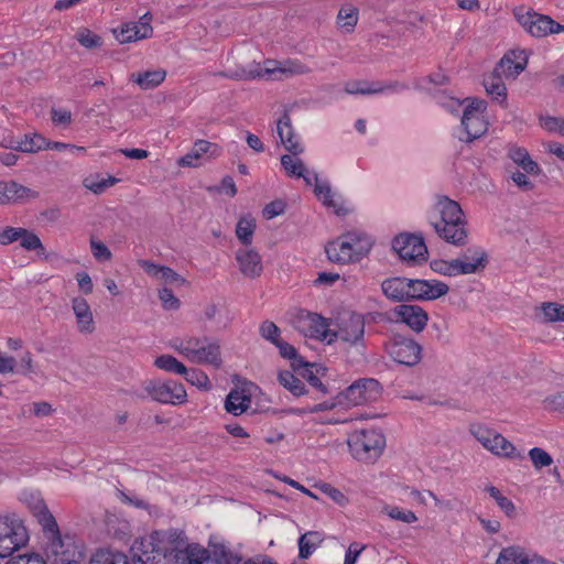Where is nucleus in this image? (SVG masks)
<instances>
[{
  "label": "nucleus",
  "instance_id": "34",
  "mask_svg": "<svg viewBox=\"0 0 564 564\" xmlns=\"http://www.w3.org/2000/svg\"><path fill=\"white\" fill-rule=\"evenodd\" d=\"M535 552H531L521 545L502 547L496 560V564H530Z\"/></svg>",
  "mask_w": 564,
  "mask_h": 564
},
{
  "label": "nucleus",
  "instance_id": "5",
  "mask_svg": "<svg viewBox=\"0 0 564 564\" xmlns=\"http://www.w3.org/2000/svg\"><path fill=\"white\" fill-rule=\"evenodd\" d=\"M170 345L191 362L213 366L216 369L223 366L221 348L218 340L214 338L207 336L174 338Z\"/></svg>",
  "mask_w": 564,
  "mask_h": 564
},
{
  "label": "nucleus",
  "instance_id": "51",
  "mask_svg": "<svg viewBox=\"0 0 564 564\" xmlns=\"http://www.w3.org/2000/svg\"><path fill=\"white\" fill-rule=\"evenodd\" d=\"M278 379L293 395L300 397L306 391L304 383L289 370L280 371Z\"/></svg>",
  "mask_w": 564,
  "mask_h": 564
},
{
  "label": "nucleus",
  "instance_id": "56",
  "mask_svg": "<svg viewBox=\"0 0 564 564\" xmlns=\"http://www.w3.org/2000/svg\"><path fill=\"white\" fill-rule=\"evenodd\" d=\"M528 455L535 469L549 467L553 464L552 456L541 447L531 448Z\"/></svg>",
  "mask_w": 564,
  "mask_h": 564
},
{
  "label": "nucleus",
  "instance_id": "42",
  "mask_svg": "<svg viewBox=\"0 0 564 564\" xmlns=\"http://www.w3.org/2000/svg\"><path fill=\"white\" fill-rule=\"evenodd\" d=\"M311 72L310 67L299 59H284L281 61V67L279 68V75L273 77L278 80L288 79L299 75H305Z\"/></svg>",
  "mask_w": 564,
  "mask_h": 564
},
{
  "label": "nucleus",
  "instance_id": "21",
  "mask_svg": "<svg viewBox=\"0 0 564 564\" xmlns=\"http://www.w3.org/2000/svg\"><path fill=\"white\" fill-rule=\"evenodd\" d=\"M449 291L446 283L438 280L411 279V300L434 301Z\"/></svg>",
  "mask_w": 564,
  "mask_h": 564
},
{
  "label": "nucleus",
  "instance_id": "3",
  "mask_svg": "<svg viewBox=\"0 0 564 564\" xmlns=\"http://www.w3.org/2000/svg\"><path fill=\"white\" fill-rule=\"evenodd\" d=\"M365 328L364 316L350 313L338 318L336 328L330 330L332 344L336 343L350 362L359 360L365 355Z\"/></svg>",
  "mask_w": 564,
  "mask_h": 564
},
{
  "label": "nucleus",
  "instance_id": "19",
  "mask_svg": "<svg viewBox=\"0 0 564 564\" xmlns=\"http://www.w3.org/2000/svg\"><path fill=\"white\" fill-rule=\"evenodd\" d=\"M150 22V14L145 13L138 22L124 23L118 29H115L113 35L121 44L149 39L153 33V28Z\"/></svg>",
  "mask_w": 564,
  "mask_h": 564
},
{
  "label": "nucleus",
  "instance_id": "58",
  "mask_svg": "<svg viewBox=\"0 0 564 564\" xmlns=\"http://www.w3.org/2000/svg\"><path fill=\"white\" fill-rule=\"evenodd\" d=\"M76 40L86 48H94L101 45L102 40L99 35L93 33L86 28H82L76 33Z\"/></svg>",
  "mask_w": 564,
  "mask_h": 564
},
{
  "label": "nucleus",
  "instance_id": "27",
  "mask_svg": "<svg viewBox=\"0 0 564 564\" xmlns=\"http://www.w3.org/2000/svg\"><path fill=\"white\" fill-rule=\"evenodd\" d=\"M72 311L76 318V328L80 334H91L95 332L94 314L85 297H73Z\"/></svg>",
  "mask_w": 564,
  "mask_h": 564
},
{
  "label": "nucleus",
  "instance_id": "2",
  "mask_svg": "<svg viewBox=\"0 0 564 564\" xmlns=\"http://www.w3.org/2000/svg\"><path fill=\"white\" fill-rule=\"evenodd\" d=\"M429 221L440 238L455 246L467 241V221L460 205L447 196H438L429 212Z\"/></svg>",
  "mask_w": 564,
  "mask_h": 564
},
{
  "label": "nucleus",
  "instance_id": "48",
  "mask_svg": "<svg viewBox=\"0 0 564 564\" xmlns=\"http://www.w3.org/2000/svg\"><path fill=\"white\" fill-rule=\"evenodd\" d=\"M19 242L22 249L26 251H35L40 257L45 256V247L35 232L23 228Z\"/></svg>",
  "mask_w": 564,
  "mask_h": 564
},
{
  "label": "nucleus",
  "instance_id": "39",
  "mask_svg": "<svg viewBox=\"0 0 564 564\" xmlns=\"http://www.w3.org/2000/svg\"><path fill=\"white\" fill-rule=\"evenodd\" d=\"M256 227V218L252 215L248 214L239 218L235 234L237 239L243 245L242 247L251 246Z\"/></svg>",
  "mask_w": 564,
  "mask_h": 564
},
{
  "label": "nucleus",
  "instance_id": "47",
  "mask_svg": "<svg viewBox=\"0 0 564 564\" xmlns=\"http://www.w3.org/2000/svg\"><path fill=\"white\" fill-rule=\"evenodd\" d=\"M299 155L290 153L281 156V165L290 177H301L306 171V166Z\"/></svg>",
  "mask_w": 564,
  "mask_h": 564
},
{
  "label": "nucleus",
  "instance_id": "32",
  "mask_svg": "<svg viewBox=\"0 0 564 564\" xmlns=\"http://www.w3.org/2000/svg\"><path fill=\"white\" fill-rule=\"evenodd\" d=\"M139 265L147 274L160 282L176 285H184L186 283V280L170 267L160 265L149 260H140Z\"/></svg>",
  "mask_w": 564,
  "mask_h": 564
},
{
  "label": "nucleus",
  "instance_id": "17",
  "mask_svg": "<svg viewBox=\"0 0 564 564\" xmlns=\"http://www.w3.org/2000/svg\"><path fill=\"white\" fill-rule=\"evenodd\" d=\"M394 321L405 324L411 330L421 333L429 322L427 312L419 305L400 304L392 310Z\"/></svg>",
  "mask_w": 564,
  "mask_h": 564
},
{
  "label": "nucleus",
  "instance_id": "14",
  "mask_svg": "<svg viewBox=\"0 0 564 564\" xmlns=\"http://www.w3.org/2000/svg\"><path fill=\"white\" fill-rule=\"evenodd\" d=\"M296 327L304 336L332 345L329 322L319 314L300 313L296 318Z\"/></svg>",
  "mask_w": 564,
  "mask_h": 564
},
{
  "label": "nucleus",
  "instance_id": "30",
  "mask_svg": "<svg viewBox=\"0 0 564 564\" xmlns=\"http://www.w3.org/2000/svg\"><path fill=\"white\" fill-rule=\"evenodd\" d=\"M381 290L384 296L393 302L411 300V279L389 278L382 281Z\"/></svg>",
  "mask_w": 564,
  "mask_h": 564
},
{
  "label": "nucleus",
  "instance_id": "23",
  "mask_svg": "<svg viewBox=\"0 0 564 564\" xmlns=\"http://www.w3.org/2000/svg\"><path fill=\"white\" fill-rule=\"evenodd\" d=\"M463 275L482 272L488 264V254L484 248L473 246L456 258Z\"/></svg>",
  "mask_w": 564,
  "mask_h": 564
},
{
  "label": "nucleus",
  "instance_id": "61",
  "mask_svg": "<svg viewBox=\"0 0 564 564\" xmlns=\"http://www.w3.org/2000/svg\"><path fill=\"white\" fill-rule=\"evenodd\" d=\"M23 227H0V245L8 246L19 241Z\"/></svg>",
  "mask_w": 564,
  "mask_h": 564
},
{
  "label": "nucleus",
  "instance_id": "20",
  "mask_svg": "<svg viewBox=\"0 0 564 564\" xmlns=\"http://www.w3.org/2000/svg\"><path fill=\"white\" fill-rule=\"evenodd\" d=\"M257 387L249 381L241 382L240 386L231 389L225 400V410L234 415L245 413L251 405V398Z\"/></svg>",
  "mask_w": 564,
  "mask_h": 564
},
{
  "label": "nucleus",
  "instance_id": "22",
  "mask_svg": "<svg viewBox=\"0 0 564 564\" xmlns=\"http://www.w3.org/2000/svg\"><path fill=\"white\" fill-rule=\"evenodd\" d=\"M314 194L326 208L330 209L337 216H345L350 212L346 200L332 188L327 180L316 183Z\"/></svg>",
  "mask_w": 564,
  "mask_h": 564
},
{
  "label": "nucleus",
  "instance_id": "13",
  "mask_svg": "<svg viewBox=\"0 0 564 564\" xmlns=\"http://www.w3.org/2000/svg\"><path fill=\"white\" fill-rule=\"evenodd\" d=\"M388 355L398 364L415 366L422 358V346L413 338L394 336L386 344Z\"/></svg>",
  "mask_w": 564,
  "mask_h": 564
},
{
  "label": "nucleus",
  "instance_id": "8",
  "mask_svg": "<svg viewBox=\"0 0 564 564\" xmlns=\"http://www.w3.org/2000/svg\"><path fill=\"white\" fill-rule=\"evenodd\" d=\"M347 444L351 455L365 463L380 457L386 447V437L376 429L358 430L349 434Z\"/></svg>",
  "mask_w": 564,
  "mask_h": 564
},
{
  "label": "nucleus",
  "instance_id": "4",
  "mask_svg": "<svg viewBox=\"0 0 564 564\" xmlns=\"http://www.w3.org/2000/svg\"><path fill=\"white\" fill-rule=\"evenodd\" d=\"M373 241L362 231H347L325 246L330 262L338 264L357 263L366 258L372 249Z\"/></svg>",
  "mask_w": 564,
  "mask_h": 564
},
{
  "label": "nucleus",
  "instance_id": "12",
  "mask_svg": "<svg viewBox=\"0 0 564 564\" xmlns=\"http://www.w3.org/2000/svg\"><path fill=\"white\" fill-rule=\"evenodd\" d=\"M513 14L521 26L535 37L560 33L564 30L563 25L556 23L550 17L536 13L525 7L516 8Z\"/></svg>",
  "mask_w": 564,
  "mask_h": 564
},
{
  "label": "nucleus",
  "instance_id": "9",
  "mask_svg": "<svg viewBox=\"0 0 564 564\" xmlns=\"http://www.w3.org/2000/svg\"><path fill=\"white\" fill-rule=\"evenodd\" d=\"M487 104L484 100H471L463 111L458 139L463 142H471L488 130L486 117Z\"/></svg>",
  "mask_w": 564,
  "mask_h": 564
},
{
  "label": "nucleus",
  "instance_id": "41",
  "mask_svg": "<svg viewBox=\"0 0 564 564\" xmlns=\"http://www.w3.org/2000/svg\"><path fill=\"white\" fill-rule=\"evenodd\" d=\"M208 551L214 564H239L241 561L238 554L231 552L223 543H210Z\"/></svg>",
  "mask_w": 564,
  "mask_h": 564
},
{
  "label": "nucleus",
  "instance_id": "29",
  "mask_svg": "<svg viewBox=\"0 0 564 564\" xmlns=\"http://www.w3.org/2000/svg\"><path fill=\"white\" fill-rule=\"evenodd\" d=\"M209 560L208 549L198 543H188L186 540L184 546L172 558V564H206Z\"/></svg>",
  "mask_w": 564,
  "mask_h": 564
},
{
  "label": "nucleus",
  "instance_id": "25",
  "mask_svg": "<svg viewBox=\"0 0 564 564\" xmlns=\"http://www.w3.org/2000/svg\"><path fill=\"white\" fill-rule=\"evenodd\" d=\"M408 89L403 83L393 82L389 84L369 83L365 80H354L346 83L345 91L350 95H376V94H394Z\"/></svg>",
  "mask_w": 564,
  "mask_h": 564
},
{
  "label": "nucleus",
  "instance_id": "43",
  "mask_svg": "<svg viewBox=\"0 0 564 564\" xmlns=\"http://www.w3.org/2000/svg\"><path fill=\"white\" fill-rule=\"evenodd\" d=\"M503 75L496 72L484 80V86L489 96L496 101L503 102L507 97V88L502 80Z\"/></svg>",
  "mask_w": 564,
  "mask_h": 564
},
{
  "label": "nucleus",
  "instance_id": "15",
  "mask_svg": "<svg viewBox=\"0 0 564 564\" xmlns=\"http://www.w3.org/2000/svg\"><path fill=\"white\" fill-rule=\"evenodd\" d=\"M392 248L402 260L409 262L425 260L427 254L423 238L416 235H399L393 239Z\"/></svg>",
  "mask_w": 564,
  "mask_h": 564
},
{
  "label": "nucleus",
  "instance_id": "37",
  "mask_svg": "<svg viewBox=\"0 0 564 564\" xmlns=\"http://www.w3.org/2000/svg\"><path fill=\"white\" fill-rule=\"evenodd\" d=\"M324 533L319 531H307L299 538V557L308 558L324 542Z\"/></svg>",
  "mask_w": 564,
  "mask_h": 564
},
{
  "label": "nucleus",
  "instance_id": "44",
  "mask_svg": "<svg viewBox=\"0 0 564 564\" xmlns=\"http://www.w3.org/2000/svg\"><path fill=\"white\" fill-rule=\"evenodd\" d=\"M485 491L492 498L500 510L508 517L509 519H514L518 516V510L516 505L502 495V492L495 486L489 485L486 486Z\"/></svg>",
  "mask_w": 564,
  "mask_h": 564
},
{
  "label": "nucleus",
  "instance_id": "59",
  "mask_svg": "<svg viewBox=\"0 0 564 564\" xmlns=\"http://www.w3.org/2000/svg\"><path fill=\"white\" fill-rule=\"evenodd\" d=\"M159 299L162 307L167 311H176L181 306V301L174 295L171 289L162 288L159 290Z\"/></svg>",
  "mask_w": 564,
  "mask_h": 564
},
{
  "label": "nucleus",
  "instance_id": "31",
  "mask_svg": "<svg viewBox=\"0 0 564 564\" xmlns=\"http://www.w3.org/2000/svg\"><path fill=\"white\" fill-rule=\"evenodd\" d=\"M359 21V9L351 2L340 4L335 18V26L341 34H351L355 32Z\"/></svg>",
  "mask_w": 564,
  "mask_h": 564
},
{
  "label": "nucleus",
  "instance_id": "36",
  "mask_svg": "<svg viewBox=\"0 0 564 564\" xmlns=\"http://www.w3.org/2000/svg\"><path fill=\"white\" fill-rule=\"evenodd\" d=\"M508 156L527 174L539 175L541 173V167L534 160H532L527 149L512 145L508 150Z\"/></svg>",
  "mask_w": 564,
  "mask_h": 564
},
{
  "label": "nucleus",
  "instance_id": "11",
  "mask_svg": "<svg viewBox=\"0 0 564 564\" xmlns=\"http://www.w3.org/2000/svg\"><path fill=\"white\" fill-rule=\"evenodd\" d=\"M29 541L28 530L17 516L0 517V556H10Z\"/></svg>",
  "mask_w": 564,
  "mask_h": 564
},
{
  "label": "nucleus",
  "instance_id": "24",
  "mask_svg": "<svg viewBox=\"0 0 564 564\" xmlns=\"http://www.w3.org/2000/svg\"><path fill=\"white\" fill-rule=\"evenodd\" d=\"M39 197V193L15 181H0V205L21 204Z\"/></svg>",
  "mask_w": 564,
  "mask_h": 564
},
{
  "label": "nucleus",
  "instance_id": "55",
  "mask_svg": "<svg viewBox=\"0 0 564 564\" xmlns=\"http://www.w3.org/2000/svg\"><path fill=\"white\" fill-rule=\"evenodd\" d=\"M383 512L392 520L401 521L403 523H413L417 521L416 514L397 506H387L383 508Z\"/></svg>",
  "mask_w": 564,
  "mask_h": 564
},
{
  "label": "nucleus",
  "instance_id": "28",
  "mask_svg": "<svg viewBox=\"0 0 564 564\" xmlns=\"http://www.w3.org/2000/svg\"><path fill=\"white\" fill-rule=\"evenodd\" d=\"M527 64L528 57L524 51H510L501 58L495 70L506 78H516L524 70Z\"/></svg>",
  "mask_w": 564,
  "mask_h": 564
},
{
  "label": "nucleus",
  "instance_id": "35",
  "mask_svg": "<svg viewBox=\"0 0 564 564\" xmlns=\"http://www.w3.org/2000/svg\"><path fill=\"white\" fill-rule=\"evenodd\" d=\"M166 78V70L156 68L152 70L138 72L130 75V80L143 90L154 89Z\"/></svg>",
  "mask_w": 564,
  "mask_h": 564
},
{
  "label": "nucleus",
  "instance_id": "50",
  "mask_svg": "<svg viewBox=\"0 0 564 564\" xmlns=\"http://www.w3.org/2000/svg\"><path fill=\"white\" fill-rule=\"evenodd\" d=\"M154 366L166 372L183 375L186 372V366L172 355H161L155 358Z\"/></svg>",
  "mask_w": 564,
  "mask_h": 564
},
{
  "label": "nucleus",
  "instance_id": "49",
  "mask_svg": "<svg viewBox=\"0 0 564 564\" xmlns=\"http://www.w3.org/2000/svg\"><path fill=\"white\" fill-rule=\"evenodd\" d=\"M326 368L323 366L312 365L303 370L302 376L306 381L323 394L327 393V388L322 382V377L326 375Z\"/></svg>",
  "mask_w": 564,
  "mask_h": 564
},
{
  "label": "nucleus",
  "instance_id": "62",
  "mask_svg": "<svg viewBox=\"0 0 564 564\" xmlns=\"http://www.w3.org/2000/svg\"><path fill=\"white\" fill-rule=\"evenodd\" d=\"M90 250L97 261H109L112 257L110 249L96 239H90Z\"/></svg>",
  "mask_w": 564,
  "mask_h": 564
},
{
  "label": "nucleus",
  "instance_id": "52",
  "mask_svg": "<svg viewBox=\"0 0 564 564\" xmlns=\"http://www.w3.org/2000/svg\"><path fill=\"white\" fill-rule=\"evenodd\" d=\"M46 139L40 134L24 135L18 144L17 149L25 153H35L45 150Z\"/></svg>",
  "mask_w": 564,
  "mask_h": 564
},
{
  "label": "nucleus",
  "instance_id": "33",
  "mask_svg": "<svg viewBox=\"0 0 564 564\" xmlns=\"http://www.w3.org/2000/svg\"><path fill=\"white\" fill-rule=\"evenodd\" d=\"M276 133L283 147L292 154H302L304 147L294 134L289 115H283L276 122Z\"/></svg>",
  "mask_w": 564,
  "mask_h": 564
},
{
  "label": "nucleus",
  "instance_id": "6",
  "mask_svg": "<svg viewBox=\"0 0 564 564\" xmlns=\"http://www.w3.org/2000/svg\"><path fill=\"white\" fill-rule=\"evenodd\" d=\"M139 399H151L162 404L178 405L187 401L184 386L173 379L153 378L144 380L134 391Z\"/></svg>",
  "mask_w": 564,
  "mask_h": 564
},
{
  "label": "nucleus",
  "instance_id": "26",
  "mask_svg": "<svg viewBox=\"0 0 564 564\" xmlns=\"http://www.w3.org/2000/svg\"><path fill=\"white\" fill-rule=\"evenodd\" d=\"M220 153L221 150L218 144L207 140H197L188 153L177 160V164L180 166H197L204 155L217 158Z\"/></svg>",
  "mask_w": 564,
  "mask_h": 564
},
{
  "label": "nucleus",
  "instance_id": "53",
  "mask_svg": "<svg viewBox=\"0 0 564 564\" xmlns=\"http://www.w3.org/2000/svg\"><path fill=\"white\" fill-rule=\"evenodd\" d=\"M185 380L191 383L192 386L197 387L202 390H209L212 384L208 376L200 369H187L186 372L183 373Z\"/></svg>",
  "mask_w": 564,
  "mask_h": 564
},
{
  "label": "nucleus",
  "instance_id": "45",
  "mask_svg": "<svg viewBox=\"0 0 564 564\" xmlns=\"http://www.w3.org/2000/svg\"><path fill=\"white\" fill-rule=\"evenodd\" d=\"M430 267L435 273H438L444 276L453 278V276L463 275L459 264L456 261V258H454V259H443V258L433 259L430 262Z\"/></svg>",
  "mask_w": 564,
  "mask_h": 564
},
{
  "label": "nucleus",
  "instance_id": "54",
  "mask_svg": "<svg viewBox=\"0 0 564 564\" xmlns=\"http://www.w3.org/2000/svg\"><path fill=\"white\" fill-rule=\"evenodd\" d=\"M90 564H130L128 557L120 552L100 551L96 553Z\"/></svg>",
  "mask_w": 564,
  "mask_h": 564
},
{
  "label": "nucleus",
  "instance_id": "57",
  "mask_svg": "<svg viewBox=\"0 0 564 564\" xmlns=\"http://www.w3.org/2000/svg\"><path fill=\"white\" fill-rule=\"evenodd\" d=\"M541 127L550 133H556L564 137V118L553 116H541Z\"/></svg>",
  "mask_w": 564,
  "mask_h": 564
},
{
  "label": "nucleus",
  "instance_id": "16",
  "mask_svg": "<svg viewBox=\"0 0 564 564\" xmlns=\"http://www.w3.org/2000/svg\"><path fill=\"white\" fill-rule=\"evenodd\" d=\"M381 393L380 383L375 379H361L350 384L343 393V400L348 405H360L372 402Z\"/></svg>",
  "mask_w": 564,
  "mask_h": 564
},
{
  "label": "nucleus",
  "instance_id": "40",
  "mask_svg": "<svg viewBox=\"0 0 564 564\" xmlns=\"http://www.w3.org/2000/svg\"><path fill=\"white\" fill-rule=\"evenodd\" d=\"M118 182V178L110 175L102 176L100 174H90L83 180V185L85 188L89 189L94 194L99 195L106 192L109 187L117 184Z\"/></svg>",
  "mask_w": 564,
  "mask_h": 564
},
{
  "label": "nucleus",
  "instance_id": "38",
  "mask_svg": "<svg viewBox=\"0 0 564 564\" xmlns=\"http://www.w3.org/2000/svg\"><path fill=\"white\" fill-rule=\"evenodd\" d=\"M281 67V61H274V59H268L264 62L263 67L259 68L257 70H250L248 73L242 74H226V73H219V76L223 77H230L234 79H248V78H263L265 76H278L279 75V68Z\"/></svg>",
  "mask_w": 564,
  "mask_h": 564
},
{
  "label": "nucleus",
  "instance_id": "1",
  "mask_svg": "<svg viewBox=\"0 0 564 564\" xmlns=\"http://www.w3.org/2000/svg\"><path fill=\"white\" fill-rule=\"evenodd\" d=\"M23 501L29 505L34 517L42 527L45 539L44 554L52 564L76 563L77 546L74 538L62 534L53 514L47 509L44 500L35 494L23 492Z\"/></svg>",
  "mask_w": 564,
  "mask_h": 564
},
{
  "label": "nucleus",
  "instance_id": "64",
  "mask_svg": "<svg viewBox=\"0 0 564 564\" xmlns=\"http://www.w3.org/2000/svg\"><path fill=\"white\" fill-rule=\"evenodd\" d=\"M7 564H46V562L39 554H29L12 557Z\"/></svg>",
  "mask_w": 564,
  "mask_h": 564
},
{
  "label": "nucleus",
  "instance_id": "10",
  "mask_svg": "<svg viewBox=\"0 0 564 564\" xmlns=\"http://www.w3.org/2000/svg\"><path fill=\"white\" fill-rule=\"evenodd\" d=\"M469 431L485 449L497 457L509 459H521L523 457L511 442L488 426L481 424L471 425Z\"/></svg>",
  "mask_w": 564,
  "mask_h": 564
},
{
  "label": "nucleus",
  "instance_id": "7",
  "mask_svg": "<svg viewBox=\"0 0 564 564\" xmlns=\"http://www.w3.org/2000/svg\"><path fill=\"white\" fill-rule=\"evenodd\" d=\"M186 539L187 536L182 530L155 531L150 535V545L154 555L151 557L144 551L140 555V561L143 564H161L162 560H167L172 563V558L184 546Z\"/></svg>",
  "mask_w": 564,
  "mask_h": 564
},
{
  "label": "nucleus",
  "instance_id": "60",
  "mask_svg": "<svg viewBox=\"0 0 564 564\" xmlns=\"http://www.w3.org/2000/svg\"><path fill=\"white\" fill-rule=\"evenodd\" d=\"M260 335L269 340L271 344L275 345L281 339L280 337V328L271 321H264L259 328Z\"/></svg>",
  "mask_w": 564,
  "mask_h": 564
},
{
  "label": "nucleus",
  "instance_id": "18",
  "mask_svg": "<svg viewBox=\"0 0 564 564\" xmlns=\"http://www.w3.org/2000/svg\"><path fill=\"white\" fill-rule=\"evenodd\" d=\"M239 272L247 279H257L263 272V261L259 251L252 246L241 247L235 251Z\"/></svg>",
  "mask_w": 564,
  "mask_h": 564
},
{
  "label": "nucleus",
  "instance_id": "63",
  "mask_svg": "<svg viewBox=\"0 0 564 564\" xmlns=\"http://www.w3.org/2000/svg\"><path fill=\"white\" fill-rule=\"evenodd\" d=\"M52 121L55 126L68 127L72 122V112L65 108H52Z\"/></svg>",
  "mask_w": 564,
  "mask_h": 564
},
{
  "label": "nucleus",
  "instance_id": "46",
  "mask_svg": "<svg viewBox=\"0 0 564 564\" xmlns=\"http://www.w3.org/2000/svg\"><path fill=\"white\" fill-rule=\"evenodd\" d=\"M540 311L544 323H564V304L556 302H543L540 305Z\"/></svg>",
  "mask_w": 564,
  "mask_h": 564
}]
</instances>
